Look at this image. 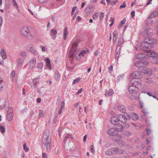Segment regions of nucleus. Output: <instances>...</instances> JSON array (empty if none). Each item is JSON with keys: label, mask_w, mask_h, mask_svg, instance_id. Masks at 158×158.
<instances>
[{"label": "nucleus", "mask_w": 158, "mask_h": 158, "mask_svg": "<svg viewBox=\"0 0 158 158\" xmlns=\"http://www.w3.org/2000/svg\"><path fill=\"white\" fill-rule=\"evenodd\" d=\"M106 154L108 156H111L112 154V152L111 148L107 149L106 152Z\"/></svg>", "instance_id": "33"}, {"label": "nucleus", "mask_w": 158, "mask_h": 158, "mask_svg": "<svg viewBox=\"0 0 158 158\" xmlns=\"http://www.w3.org/2000/svg\"><path fill=\"white\" fill-rule=\"evenodd\" d=\"M151 40V46H152V45L156 44L157 43V40L156 39L152 38Z\"/></svg>", "instance_id": "32"}, {"label": "nucleus", "mask_w": 158, "mask_h": 158, "mask_svg": "<svg viewBox=\"0 0 158 158\" xmlns=\"http://www.w3.org/2000/svg\"><path fill=\"white\" fill-rule=\"evenodd\" d=\"M98 12L94 14L92 16L93 19H94L97 18L98 16Z\"/></svg>", "instance_id": "43"}, {"label": "nucleus", "mask_w": 158, "mask_h": 158, "mask_svg": "<svg viewBox=\"0 0 158 158\" xmlns=\"http://www.w3.org/2000/svg\"><path fill=\"white\" fill-rule=\"evenodd\" d=\"M126 19H125L124 18L122 20L119 25L118 26V28L119 29H120L123 25L126 22Z\"/></svg>", "instance_id": "29"}, {"label": "nucleus", "mask_w": 158, "mask_h": 158, "mask_svg": "<svg viewBox=\"0 0 158 158\" xmlns=\"http://www.w3.org/2000/svg\"><path fill=\"white\" fill-rule=\"evenodd\" d=\"M155 17H158V12L154 11L149 16L148 18L151 19Z\"/></svg>", "instance_id": "23"}, {"label": "nucleus", "mask_w": 158, "mask_h": 158, "mask_svg": "<svg viewBox=\"0 0 158 158\" xmlns=\"http://www.w3.org/2000/svg\"><path fill=\"white\" fill-rule=\"evenodd\" d=\"M21 35L28 38L31 39L34 37L35 34L30 31L29 28L27 26L23 27L20 31Z\"/></svg>", "instance_id": "3"}, {"label": "nucleus", "mask_w": 158, "mask_h": 158, "mask_svg": "<svg viewBox=\"0 0 158 158\" xmlns=\"http://www.w3.org/2000/svg\"><path fill=\"white\" fill-rule=\"evenodd\" d=\"M151 30V29L149 27H147L144 30L145 32L146 33V35L149 36H152L153 35L152 32H150Z\"/></svg>", "instance_id": "21"}, {"label": "nucleus", "mask_w": 158, "mask_h": 158, "mask_svg": "<svg viewBox=\"0 0 158 158\" xmlns=\"http://www.w3.org/2000/svg\"><path fill=\"white\" fill-rule=\"evenodd\" d=\"M71 44H72V48L69 52V56L70 58H72L73 57L77 50V40H75L73 42H71Z\"/></svg>", "instance_id": "6"}, {"label": "nucleus", "mask_w": 158, "mask_h": 158, "mask_svg": "<svg viewBox=\"0 0 158 158\" xmlns=\"http://www.w3.org/2000/svg\"><path fill=\"white\" fill-rule=\"evenodd\" d=\"M46 69L50 70L52 69V67L51 66V63L48 64H46Z\"/></svg>", "instance_id": "41"}, {"label": "nucleus", "mask_w": 158, "mask_h": 158, "mask_svg": "<svg viewBox=\"0 0 158 158\" xmlns=\"http://www.w3.org/2000/svg\"><path fill=\"white\" fill-rule=\"evenodd\" d=\"M19 55L22 57H26L27 56V52L24 51H22L19 53Z\"/></svg>", "instance_id": "30"}, {"label": "nucleus", "mask_w": 158, "mask_h": 158, "mask_svg": "<svg viewBox=\"0 0 158 158\" xmlns=\"http://www.w3.org/2000/svg\"><path fill=\"white\" fill-rule=\"evenodd\" d=\"M90 10V9L89 8H86V9H85V13H86L87 14H89V10Z\"/></svg>", "instance_id": "58"}, {"label": "nucleus", "mask_w": 158, "mask_h": 158, "mask_svg": "<svg viewBox=\"0 0 158 158\" xmlns=\"http://www.w3.org/2000/svg\"><path fill=\"white\" fill-rule=\"evenodd\" d=\"M142 112L143 113L144 115L145 116H146L148 114V113L145 110H143Z\"/></svg>", "instance_id": "61"}, {"label": "nucleus", "mask_w": 158, "mask_h": 158, "mask_svg": "<svg viewBox=\"0 0 158 158\" xmlns=\"http://www.w3.org/2000/svg\"><path fill=\"white\" fill-rule=\"evenodd\" d=\"M51 142V138L48 132L47 131H44L43 136L42 142L48 150L50 149Z\"/></svg>", "instance_id": "2"}, {"label": "nucleus", "mask_w": 158, "mask_h": 158, "mask_svg": "<svg viewBox=\"0 0 158 158\" xmlns=\"http://www.w3.org/2000/svg\"><path fill=\"white\" fill-rule=\"evenodd\" d=\"M123 38L122 37H121L119 38V41L118 43V45L119 46H120L123 43Z\"/></svg>", "instance_id": "35"}, {"label": "nucleus", "mask_w": 158, "mask_h": 158, "mask_svg": "<svg viewBox=\"0 0 158 158\" xmlns=\"http://www.w3.org/2000/svg\"><path fill=\"white\" fill-rule=\"evenodd\" d=\"M117 1V0H111L110 4L114 5Z\"/></svg>", "instance_id": "55"}, {"label": "nucleus", "mask_w": 158, "mask_h": 158, "mask_svg": "<svg viewBox=\"0 0 158 158\" xmlns=\"http://www.w3.org/2000/svg\"><path fill=\"white\" fill-rule=\"evenodd\" d=\"M82 89L81 88L76 93V94H78L82 92Z\"/></svg>", "instance_id": "62"}, {"label": "nucleus", "mask_w": 158, "mask_h": 158, "mask_svg": "<svg viewBox=\"0 0 158 158\" xmlns=\"http://www.w3.org/2000/svg\"><path fill=\"white\" fill-rule=\"evenodd\" d=\"M118 33L116 30H115L113 33V43L114 44L118 38Z\"/></svg>", "instance_id": "19"}, {"label": "nucleus", "mask_w": 158, "mask_h": 158, "mask_svg": "<svg viewBox=\"0 0 158 158\" xmlns=\"http://www.w3.org/2000/svg\"><path fill=\"white\" fill-rule=\"evenodd\" d=\"M104 17V13L102 12H101L100 13V15H99V18L101 20H102Z\"/></svg>", "instance_id": "44"}, {"label": "nucleus", "mask_w": 158, "mask_h": 158, "mask_svg": "<svg viewBox=\"0 0 158 158\" xmlns=\"http://www.w3.org/2000/svg\"><path fill=\"white\" fill-rule=\"evenodd\" d=\"M146 51L145 55L152 58L151 62L153 63L158 64V58L156 57L158 56V53L152 52L149 50H147Z\"/></svg>", "instance_id": "4"}, {"label": "nucleus", "mask_w": 158, "mask_h": 158, "mask_svg": "<svg viewBox=\"0 0 158 158\" xmlns=\"http://www.w3.org/2000/svg\"><path fill=\"white\" fill-rule=\"evenodd\" d=\"M119 120L118 118L115 116L112 117L110 118L111 123L114 125H117L119 123Z\"/></svg>", "instance_id": "13"}, {"label": "nucleus", "mask_w": 158, "mask_h": 158, "mask_svg": "<svg viewBox=\"0 0 158 158\" xmlns=\"http://www.w3.org/2000/svg\"><path fill=\"white\" fill-rule=\"evenodd\" d=\"M152 38H146L144 40V41L141 44V47L143 48H151L152 46H151Z\"/></svg>", "instance_id": "7"}, {"label": "nucleus", "mask_w": 158, "mask_h": 158, "mask_svg": "<svg viewBox=\"0 0 158 158\" xmlns=\"http://www.w3.org/2000/svg\"><path fill=\"white\" fill-rule=\"evenodd\" d=\"M77 21L78 22L81 20V18L79 16H78L77 18Z\"/></svg>", "instance_id": "64"}, {"label": "nucleus", "mask_w": 158, "mask_h": 158, "mask_svg": "<svg viewBox=\"0 0 158 158\" xmlns=\"http://www.w3.org/2000/svg\"><path fill=\"white\" fill-rule=\"evenodd\" d=\"M119 118V122L126 123L127 121V118L126 116L123 114H120L118 116Z\"/></svg>", "instance_id": "14"}, {"label": "nucleus", "mask_w": 158, "mask_h": 158, "mask_svg": "<svg viewBox=\"0 0 158 158\" xmlns=\"http://www.w3.org/2000/svg\"><path fill=\"white\" fill-rule=\"evenodd\" d=\"M29 51L34 55L37 56L38 54L37 51L35 50L33 46H31L30 47Z\"/></svg>", "instance_id": "16"}, {"label": "nucleus", "mask_w": 158, "mask_h": 158, "mask_svg": "<svg viewBox=\"0 0 158 158\" xmlns=\"http://www.w3.org/2000/svg\"><path fill=\"white\" fill-rule=\"evenodd\" d=\"M68 35V28L66 27L64 28L63 31V38L64 40H66Z\"/></svg>", "instance_id": "18"}, {"label": "nucleus", "mask_w": 158, "mask_h": 158, "mask_svg": "<svg viewBox=\"0 0 158 158\" xmlns=\"http://www.w3.org/2000/svg\"><path fill=\"white\" fill-rule=\"evenodd\" d=\"M145 70V72H144V73H146L149 75H151L152 74V72L151 70H149L148 71V69H146V70Z\"/></svg>", "instance_id": "36"}, {"label": "nucleus", "mask_w": 158, "mask_h": 158, "mask_svg": "<svg viewBox=\"0 0 158 158\" xmlns=\"http://www.w3.org/2000/svg\"><path fill=\"white\" fill-rule=\"evenodd\" d=\"M39 115L40 117H43L44 116L43 113V111L42 110H40L39 111Z\"/></svg>", "instance_id": "48"}, {"label": "nucleus", "mask_w": 158, "mask_h": 158, "mask_svg": "<svg viewBox=\"0 0 158 158\" xmlns=\"http://www.w3.org/2000/svg\"><path fill=\"white\" fill-rule=\"evenodd\" d=\"M0 55L2 59L4 60L6 59L7 58V55L4 49H2L0 51Z\"/></svg>", "instance_id": "17"}, {"label": "nucleus", "mask_w": 158, "mask_h": 158, "mask_svg": "<svg viewBox=\"0 0 158 158\" xmlns=\"http://www.w3.org/2000/svg\"><path fill=\"white\" fill-rule=\"evenodd\" d=\"M111 148L113 155L117 153L119 150V148L117 147Z\"/></svg>", "instance_id": "25"}, {"label": "nucleus", "mask_w": 158, "mask_h": 158, "mask_svg": "<svg viewBox=\"0 0 158 158\" xmlns=\"http://www.w3.org/2000/svg\"><path fill=\"white\" fill-rule=\"evenodd\" d=\"M11 75L13 77H14L15 75V71H12L11 73Z\"/></svg>", "instance_id": "63"}, {"label": "nucleus", "mask_w": 158, "mask_h": 158, "mask_svg": "<svg viewBox=\"0 0 158 158\" xmlns=\"http://www.w3.org/2000/svg\"><path fill=\"white\" fill-rule=\"evenodd\" d=\"M0 131L2 133H4L5 132V128L2 126H0Z\"/></svg>", "instance_id": "38"}, {"label": "nucleus", "mask_w": 158, "mask_h": 158, "mask_svg": "<svg viewBox=\"0 0 158 158\" xmlns=\"http://www.w3.org/2000/svg\"><path fill=\"white\" fill-rule=\"evenodd\" d=\"M24 62V60L21 57L18 58L17 60L18 68L20 69Z\"/></svg>", "instance_id": "12"}, {"label": "nucleus", "mask_w": 158, "mask_h": 158, "mask_svg": "<svg viewBox=\"0 0 158 158\" xmlns=\"http://www.w3.org/2000/svg\"><path fill=\"white\" fill-rule=\"evenodd\" d=\"M40 48H41L43 52H44L45 51V48L42 45H40Z\"/></svg>", "instance_id": "59"}, {"label": "nucleus", "mask_w": 158, "mask_h": 158, "mask_svg": "<svg viewBox=\"0 0 158 158\" xmlns=\"http://www.w3.org/2000/svg\"><path fill=\"white\" fill-rule=\"evenodd\" d=\"M45 61L46 62V64L50 63V59L48 58H46Z\"/></svg>", "instance_id": "54"}, {"label": "nucleus", "mask_w": 158, "mask_h": 158, "mask_svg": "<svg viewBox=\"0 0 158 158\" xmlns=\"http://www.w3.org/2000/svg\"><path fill=\"white\" fill-rule=\"evenodd\" d=\"M76 8H77V7L76 6L73 7V8L72 11V12H71L72 15H73L74 14V12H75V11L76 10Z\"/></svg>", "instance_id": "56"}, {"label": "nucleus", "mask_w": 158, "mask_h": 158, "mask_svg": "<svg viewBox=\"0 0 158 158\" xmlns=\"http://www.w3.org/2000/svg\"><path fill=\"white\" fill-rule=\"evenodd\" d=\"M55 80L56 81H58L60 80V75L58 71H56V72L55 75Z\"/></svg>", "instance_id": "24"}, {"label": "nucleus", "mask_w": 158, "mask_h": 158, "mask_svg": "<svg viewBox=\"0 0 158 158\" xmlns=\"http://www.w3.org/2000/svg\"><path fill=\"white\" fill-rule=\"evenodd\" d=\"M9 106V102L8 101H5L4 104V107L6 109L8 108Z\"/></svg>", "instance_id": "40"}, {"label": "nucleus", "mask_w": 158, "mask_h": 158, "mask_svg": "<svg viewBox=\"0 0 158 158\" xmlns=\"http://www.w3.org/2000/svg\"><path fill=\"white\" fill-rule=\"evenodd\" d=\"M12 0V3L13 5L15 6H16L17 7H18L16 3V2L15 0Z\"/></svg>", "instance_id": "51"}, {"label": "nucleus", "mask_w": 158, "mask_h": 158, "mask_svg": "<svg viewBox=\"0 0 158 158\" xmlns=\"http://www.w3.org/2000/svg\"><path fill=\"white\" fill-rule=\"evenodd\" d=\"M38 80V78H35L33 80V85L35 86L36 85L37 83L38 82V81H37Z\"/></svg>", "instance_id": "49"}, {"label": "nucleus", "mask_w": 158, "mask_h": 158, "mask_svg": "<svg viewBox=\"0 0 158 158\" xmlns=\"http://www.w3.org/2000/svg\"><path fill=\"white\" fill-rule=\"evenodd\" d=\"M145 130L147 131V135H149L151 132V131L149 129L146 128Z\"/></svg>", "instance_id": "46"}, {"label": "nucleus", "mask_w": 158, "mask_h": 158, "mask_svg": "<svg viewBox=\"0 0 158 158\" xmlns=\"http://www.w3.org/2000/svg\"><path fill=\"white\" fill-rule=\"evenodd\" d=\"M126 4L125 2H123V4L122 5H121L119 7V9H121L122 8H123L125 7L126 6Z\"/></svg>", "instance_id": "50"}, {"label": "nucleus", "mask_w": 158, "mask_h": 158, "mask_svg": "<svg viewBox=\"0 0 158 158\" xmlns=\"http://www.w3.org/2000/svg\"><path fill=\"white\" fill-rule=\"evenodd\" d=\"M119 53H120L119 49L118 50H117V48L116 51V54H115V58L116 59H118Z\"/></svg>", "instance_id": "37"}, {"label": "nucleus", "mask_w": 158, "mask_h": 158, "mask_svg": "<svg viewBox=\"0 0 158 158\" xmlns=\"http://www.w3.org/2000/svg\"><path fill=\"white\" fill-rule=\"evenodd\" d=\"M113 66L112 65H110L109 68V72L110 73H111L112 72L113 70Z\"/></svg>", "instance_id": "53"}, {"label": "nucleus", "mask_w": 158, "mask_h": 158, "mask_svg": "<svg viewBox=\"0 0 158 158\" xmlns=\"http://www.w3.org/2000/svg\"><path fill=\"white\" fill-rule=\"evenodd\" d=\"M136 57L138 59H144V57H145V55L142 53H140L136 55Z\"/></svg>", "instance_id": "27"}, {"label": "nucleus", "mask_w": 158, "mask_h": 158, "mask_svg": "<svg viewBox=\"0 0 158 158\" xmlns=\"http://www.w3.org/2000/svg\"><path fill=\"white\" fill-rule=\"evenodd\" d=\"M148 64V62L146 61L140 60L136 61L135 64L136 67L141 68L146 67Z\"/></svg>", "instance_id": "8"}, {"label": "nucleus", "mask_w": 158, "mask_h": 158, "mask_svg": "<svg viewBox=\"0 0 158 158\" xmlns=\"http://www.w3.org/2000/svg\"><path fill=\"white\" fill-rule=\"evenodd\" d=\"M50 35L51 36L53 40L55 39L56 37V35L57 34V31L55 29H52L50 30Z\"/></svg>", "instance_id": "15"}, {"label": "nucleus", "mask_w": 158, "mask_h": 158, "mask_svg": "<svg viewBox=\"0 0 158 158\" xmlns=\"http://www.w3.org/2000/svg\"><path fill=\"white\" fill-rule=\"evenodd\" d=\"M122 138V136L121 135H118V133L117 135H116L114 136H113V139L115 141H120Z\"/></svg>", "instance_id": "22"}, {"label": "nucleus", "mask_w": 158, "mask_h": 158, "mask_svg": "<svg viewBox=\"0 0 158 158\" xmlns=\"http://www.w3.org/2000/svg\"><path fill=\"white\" fill-rule=\"evenodd\" d=\"M48 0H38L39 2L41 3L47 2Z\"/></svg>", "instance_id": "52"}, {"label": "nucleus", "mask_w": 158, "mask_h": 158, "mask_svg": "<svg viewBox=\"0 0 158 158\" xmlns=\"http://www.w3.org/2000/svg\"><path fill=\"white\" fill-rule=\"evenodd\" d=\"M131 14L132 17L133 18L135 17V12L134 11H131Z\"/></svg>", "instance_id": "60"}, {"label": "nucleus", "mask_w": 158, "mask_h": 158, "mask_svg": "<svg viewBox=\"0 0 158 158\" xmlns=\"http://www.w3.org/2000/svg\"><path fill=\"white\" fill-rule=\"evenodd\" d=\"M42 158H48L47 154L45 153H42Z\"/></svg>", "instance_id": "57"}, {"label": "nucleus", "mask_w": 158, "mask_h": 158, "mask_svg": "<svg viewBox=\"0 0 158 158\" xmlns=\"http://www.w3.org/2000/svg\"><path fill=\"white\" fill-rule=\"evenodd\" d=\"M80 81V78H78L75 80H74L73 82V84H74L76 83L79 82Z\"/></svg>", "instance_id": "39"}, {"label": "nucleus", "mask_w": 158, "mask_h": 158, "mask_svg": "<svg viewBox=\"0 0 158 158\" xmlns=\"http://www.w3.org/2000/svg\"><path fill=\"white\" fill-rule=\"evenodd\" d=\"M13 117V109L11 107H9L7 110V119L9 121L12 120Z\"/></svg>", "instance_id": "9"}, {"label": "nucleus", "mask_w": 158, "mask_h": 158, "mask_svg": "<svg viewBox=\"0 0 158 158\" xmlns=\"http://www.w3.org/2000/svg\"><path fill=\"white\" fill-rule=\"evenodd\" d=\"M118 110L122 113H125L126 111V107L124 105H122L118 106Z\"/></svg>", "instance_id": "20"}, {"label": "nucleus", "mask_w": 158, "mask_h": 158, "mask_svg": "<svg viewBox=\"0 0 158 158\" xmlns=\"http://www.w3.org/2000/svg\"><path fill=\"white\" fill-rule=\"evenodd\" d=\"M43 62H41L40 63H38L37 65L38 68L40 69H42L43 67Z\"/></svg>", "instance_id": "34"}, {"label": "nucleus", "mask_w": 158, "mask_h": 158, "mask_svg": "<svg viewBox=\"0 0 158 158\" xmlns=\"http://www.w3.org/2000/svg\"><path fill=\"white\" fill-rule=\"evenodd\" d=\"M84 111L86 114H87L88 112L89 107L88 106H85L84 107Z\"/></svg>", "instance_id": "47"}, {"label": "nucleus", "mask_w": 158, "mask_h": 158, "mask_svg": "<svg viewBox=\"0 0 158 158\" xmlns=\"http://www.w3.org/2000/svg\"><path fill=\"white\" fill-rule=\"evenodd\" d=\"M90 150L92 153H94L95 152V151L94 149V147L93 145L90 146Z\"/></svg>", "instance_id": "42"}, {"label": "nucleus", "mask_w": 158, "mask_h": 158, "mask_svg": "<svg viewBox=\"0 0 158 158\" xmlns=\"http://www.w3.org/2000/svg\"><path fill=\"white\" fill-rule=\"evenodd\" d=\"M113 93V90L112 89H110L109 90L107 91L105 93V95L106 96H109L111 95Z\"/></svg>", "instance_id": "26"}, {"label": "nucleus", "mask_w": 158, "mask_h": 158, "mask_svg": "<svg viewBox=\"0 0 158 158\" xmlns=\"http://www.w3.org/2000/svg\"><path fill=\"white\" fill-rule=\"evenodd\" d=\"M69 138L72 139V136L71 135L69 134H68L67 135H65L64 139V141L66 142L67 139H68Z\"/></svg>", "instance_id": "31"}, {"label": "nucleus", "mask_w": 158, "mask_h": 158, "mask_svg": "<svg viewBox=\"0 0 158 158\" xmlns=\"http://www.w3.org/2000/svg\"><path fill=\"white\" fill-rule=\"evenodd\" d=\"M123 128V126L119 125L117 128H111L108 130L107 132L109 135L114 136L116 135H117L119 131H122Z\"/></svg>", "instance_id": "5"}, {"label": "nucleus", "mask_w": 158, "mask_h": 158, "mask_svg": "<svg viewBox=\"0 0 158 158\" xmlns=\"http://www.w3.org/2000/svg\"><path fill=\"white\" fill-rule=\"evenodd\" d=\"M36 64V60L35 58L33 57L29 62L28 67L29 69H32L35 67Z\"/></svg>", "instance_id": "11"}, {"label": "nucleus", "mask_w": 158, "mask_h": 158, "mask_svg": "<svg viewBox=\"0 0 158 158\" xmlns=\"http://www.w3.org/2000/svg\"><path fill=\"white\" fill-rule=\"evenodd\" d=\"M131 76L134 78V79H139L138 78H140L142 77V75L141 72L135 71L132 73L131 75Z\"/></svg>", "instance_id": "10"}, {"label": "nucleus", "mask_w": 158, "mask_h": 158, "mask_svg": "<svg viewBox=\"0 0 158 158\" xmlns=\"http://www.w3.org/2000/svg\"><path fill=\"white\" fill-rule=\"evenodd\" d=\"M23 147L24 149L25 150V151L26 152H27L29 150V148L27 147L26 144V143L24 144L23 145Z\"/></svg>", "instance_id": "45"}, {"label": "nucleus", "mask_w": 158, "mask_h": 158, "mask_svg": "<svg viewBox=\"0 0 158 158\" xmlns=\"http://www.w3.org/2000/svg\"><path fill=\"white\" fill-rule=\"evenodd\" d=\"M131 85L128 88L129 91L132 94H135L139 91L138 88L136 86L141 83L140 79H132L130 81Z\"/></svg>", "instance_id": "1"}, {"label": "nucleus", "mask_w": 158, "mask_h": 158, "mask_svg": "<svg viewBox=\"0 0 158 158\" xmlns=\"http://www.w3.org/2000/svg\"><path fill=\"white\" fill-rule=\"evenodd\" d=\"M88 50L87 48H86L85 50H83L81 52H80L79 53V56H83L86 53L88 52Z\"/></svg>", "instance_id": "28"}]
</instances>
